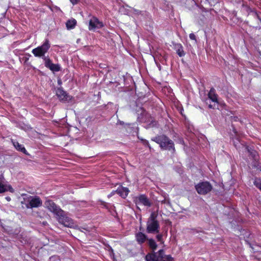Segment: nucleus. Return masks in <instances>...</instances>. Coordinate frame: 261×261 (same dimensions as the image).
<instances>
[{"label":"nucleus","mask_w":261,"mask_h":261,"mask_svg":"<svg viewBox=\"0 0 261 261\" xmlns=\"http://www.w3.org/2000/svg\"><path fill=\"white\" fill-rule=\"evenodd\" d=\"M152 140L160 144V147L163 149L173 151L175 150L172 141L164 135L155 137Z\"/></svg>","instance_id":"obj_1"},{"label":"nucleus","mask_w":261,"mask_h":261,"mask_svg":"<svg viewBox=\"0 0 261 261\" xmlns=\"http://www.w3.org/2000/svg\"><path fill=\"white\" fill-rule=\"evenodd\" d=\"M49 47V41L46 40L42 45L33 49L32 52L36 57L43 58L45 57L44 55L48 51Z\"/></svg>","instance_id":"obj_2"},{"label":"nucleus","mask_w":261,"mask_h":261,"mask_svg":"<svg viewBox=\"0 0 261 261\" xmlns=\"http://www.w3.org/2000/svg\"><path fill=\"white\" fill-rule=\"evenodd\" d=\"M195 188L198 194L205 195L212 190V186L208 182L205 181L198 184Z\"/></svg>","instance_id":"obj_3"},{"label":"nucleus","mask_w":261,"mask_h":261,"mask_svg":"<svg viewBox=\"0 0 261 261\" xmlns=\"http://www.w3.org/2000/svg\"><path fill=\"white\" fill-rule=\"evenodd\" d=\"M45 206L51 212L57 216L61 215L64 212L51 200H47L44 203Z\"/></svg>","instance_id":"obj_4"},{"label":"nucleus","mask_w":261,"mask_h":261,"mask_svg":"<svg viewBox=\"0 0 261 261\" xmlns=\"http://www.w3.org/2000/svg\"><path fill=\"white\" fill-rule=\"evenodd\" d=\"M29 203L27 205L28 208L38 207L41 205L42 201L38 197L30 196L27 200Z\"/></svg>","instance_id":"obj_5"},{"label":"nucleus","mask_w":261,"mask_h":261,"mask_svg":"<svg viewBox=\"0 0 261 261\" xmlns=\"http://www.w3.org/2000/svg\"><path fill=\"white\" fill-rule=\"evenodd\" d=\"M58 216L59 217L58 221L60 223L66 227H73L74 224L72 220L67 217L64 216L63 213L61 215Z\"/></svg>","instance_id":"obj_6"},{"label":"nucleus","mask_w":261,"mask_h":261,"mask_svg":"<svg viewBox=\"0 0 261 261\" xmlns=\"http://www.w3.org/2000/svg\"><path fill=\"white\" fill-rule=\"evenodd\" d=\"M102 27V22L95 17H93L89 21V29L90 30H95L96 29H99Z\"/></svg>","instance_id":"obj_7"},{"label":"nucleus","mask_w":261,"mask_h":261,"mask_svg":"<svg viewBox=\"0 0 261 261\" xmlns=\"http://www.w3.org/2000/svg\"><path fill=\"white\" fill-rule=\"evenodd\" d=\"M160 225L158 221H147V231L149 233L159 232Z\"/></svg>","instance_id":"obj_8"},{"label":"nucleus","mask_w":261,"mask_h":261,"mask_svg":"<svg viewBox=\"0 0 261 261\" xmlns=\"http://www.w3.org/2000/svg\"><path fill=\"white\" fill-rule=\"evenodd\" d=\"M56 95L62 101H68L71 99V97L62 88H58L56 91Z\"/></svg>","instance_id":"obj_9"},{"label":"nucleus","mask_w":261,"mask_h":261,"mask_svg":"<svg viewBox=\"0 0 261 261\" xmlns=\"http://www.w3.org/2000/svg\"><path fill=\"white\" fill-rule=\"evenodd\" d=\"M3 177L0 176V193H3L9 191L11 193L14 192L13 189L10 186L4 184Z\"/></svg>","instance_id":"obj_10"},{"label":"nucleus","mask_w":261,"mask_h":261,"mask_svg":"<svg viewBox=\"0 0 261 261\" xmlns=\"http://www.w3.org/2000/svg\"><path fill=\"white\" fill-rule=\"evenodd\" d=\"M116 192L120 196H121L122 198H124L127 196L129 191L128 189L127 188L120 187H119L117 189V190H116Z\"/></svg>","instance_id":"obj_11"},{"label":"nucleus","mask_w":261,"mask_h":261,"mask_svg":"<svg viewBox=\"0 0 261 261\" xmlns=\"http://www.w3.org/2000/svg\"><path fill=\"white\" fill-rule=\"evenodd\" d=\"M174 48L176 50V53L179 57H183L185 55V53L184 51L183 47L181 44L176 43L174 45Z\"/></svg>","instance_id":"obj_12"},{"label":"nucleus","mask_w":261,"mask_h":261,"mask_svg":"<svg viewBox=\"0 0 261 261\" xmlns=\"http://www.w3.org/2000/svg\"><path fill=\"white\" fill-rule=\"evenodd\" d=\"M137 198H138V200L139 203H140L145 206H150V203L148 199L145 195H141L139 196Z\"/></svg>","instance_id":"obj_13"},{"label":"nucleus","mask_w":261,"mask_h":261,"mask_svg":"<svg viewBox=\"0 0 261 261\" xmlns=\"http://www.w3.org/2000/svg\"><path fill=\"white\" fill-rule=\"evenodd\" d=\"M13 145L15 147V148L18 151H20L24 154H27V150L21 144H20L18 142L15 141H12Z\"/></svg>","instance_id":"obj_14"},{"label":"nucleus","mask_w":261,"mask_h":261,"mask_svg":"<svg viewBox=\"0 0 261 261\" xmlns=\"http://www.w3.org/2000/svg\"><path fill=\"white\" fill-rule=\"evenodd\" d=\"M208 98L213 102H217V95L215 93V90L214 88H212L208 94Z\"/></svg>","instance_id":"obj_15"},{"label":"nucleus","mask_w":261,"mask_h":261,"mask_svg":"<svg viewBox=\"0 0 261 261\" xmlns=\"http://www.w3.org/2000/svg\"><path fill=\"white\" fill-rule=\"evenodd\" d=\"M136 239L139 243H142L145 241L146 237L144 233L139 232L137 234Z\"/></svg>","instance_id":"obj_16"},{"label":"nucleus","mask_w":261,"mask_h":261,"mask_svg":"<svg viewBox=\"0 0 261 261\" xmlns=\"http://www.w3.org/2000/svg\"><path fill=\"white\" fill-rule=\"evenodd\" d=\"M76 23V21L74 19H70L66 22V27L68 29H73Z\"/></svg>","instance_id":"obj_17"},{"label":"nucleus","mask_w":261,"mask_h":261,"mask_svg":"<svg viewBox=\"0 0 261 261\" xmlns=\"http://www.w3.org/2000/svg\"><path fill=\"white\" fill-rule=\"evenodd\" d=\"M163 252V250H160L158 251V252L153 253V254L154 255L155 261H161L162 257V254Z\"/></svg>","instance_id":"obj_18"},{"label":"nucleus","mask_w":261,"mask_h":261,"mask_svg":"<svg viewBox=\"0 0 261 261\" xmlns=\"http://www.w3.org/2000/svg\"><path fill=\"white\" fill-rule=\"evenodd\" d=\"M43 59L44 61L45 66L49 68L50 65H52L53 63L51 62V60L48 58V57H44Z\"/></svg>","instance_id":"obj_19"},{"label":"nucleus","mask_w":261,"mask_h":261,"mask_svg":"<svg viewBox=\"0 0 261 261\" xmlns=\"http://www.w3.org/2000/svg\"><path fill=\"white\" fill-rule=\"evenodd\" d=\"M50 65L51 66H50V68L49 69L53 72L59 71L61 69L60 66L58 64H53Z\"/></svg>","instance_id":"obj_20"},{"label":"nucleus","mask_w":261,"mask_h":261,"mask_svg":"<svg viewBox=\"0 0 261 261\" xmlns=\"http://www.w3.org/2000/svg\"><path fill=\"white\" fill-rule=\"evenodd\" d=\"M162 256L161 261H173V258L170 255H165L163 252Z\"/></svg>","instance_id":"obj_21"},{"label":"nucleus","mask_w":261,"mask_h":261,"mask_svg":"<svg viewBox=\"0 0 261 261\" xmlns=\"http://www.w3.org/2000/svg\"><path fill=\"white\" fill-rule=\"evenodd\" d=\"M149 245L150 247L152 248L153 250H155L157 247V245L156 244V243L152 239H150L149 240Z\"/></svg>","instance_id":"obj_22"},{"label":"nucleus","mask_w":261,"mask_h":261,"mask_svg":"<svg viewBox=\"0 0 261 261\" xmlns=\"http://www.w3.org/2000/svg\"><path fill=\"white\" fill-rule=\"evenodd\" d=\"M154 255L153 253H149L145 257L146 261H155Z\"/></svg>","instance_id":"obj_23"},{"label":"nucleus","mask_w":261,"mask_h":261,"mask_svg":"<svg viewBox=\"0 0 261 261\" xmlns=\"http://www.w3.org/2000/svg\"><path fill=\"white\" fill-rule=\"evenodd\" d=\"M254 185L261 191V180L259 179L255 178L253 181Z\"/></svg>","instance_id":"obj_24"},{"label":"nucleus","mask_w":261,"mask_h":261,"mask_svg":"<svg viewBox=\"0 0 261 261\" xmlns=\"http://www.w3.org/2000/svg\"><path fill=\"white\" fill-rule=\"evenodd\" d=\"M156 216L157 215L154 213H152L151 214L148 221H158L156 219Z\"/></svg>","instance_id":"obj_25"},{"label":"nucleus","mask_w":261,"mask_h":261,"mask_svg":"<svg viewBox=\"0 0 261 261\" xmlns=\"http://www.w3.org/2000/svg\"><path fill=\"white\" fill-rule=\"evenodd\" d=\"M162 237L163 236L162 234H158L156 236L158 241L161 242L162 241Z\"/></svg>","instance_id":"obj_26"},{"label":"nucleus","mask_w":261,"mask_h":261,"mask_svg":"<svg viewBox=\"0 0 261 261\" xmlns=\"http://www.w3.org/2000/svg\"><path fill=\"white\" fill-rule=\"evenodd\" d=\"M189 37L192 40H196V36L195 35L193 34V33H191L189 35Z\"/></svg>","instance_id":"obj_27"},{"label":"nucleus","mask_w":261,"mask_h":261,"mask_svg":"<svg viewBox=\"0 0 261 261\" xmlns=\"http://www.w3.org/2000/svg\"><path fill=\"white\" fill-rule=\"evenodd\" d=\"M162 203L166 204H170V201L168 200L164 199L161 201Z\"/></svg>","instance_id":"obj_28"},{"label":"nucleus","mask_w":261,"mask_h":261,"mask_svg":"<svg viewBox=\"0 0 261 261\" xmlns=\"http://www.w3.org/2000/svg\"><path fill=\"white\" fill-rule=\"evenodd\" d=\"M73 5L77 4L78 0H70Z\"/></svg>","instance_id":"obj_29"},{"label":"nucleus","mask_w":261,"mask_h":261,"mask_svg":"<svg viewBox=\"0 0 261 261\" xmlns=\"http://www.w3.org/2000/svg\"><path fill=\"white\" fill-rule=\"evenodd\" d=\"M23 60L25 62H27L29 60V58L24 57Z\"/></svg>","instance_id":"obj_30"},{"label":"nucleus","mask_w":261,"mask_h":261,"mask_svg":"<svg viewBox=\"0 0 261 261\" xmlns=\"http://www.w3.org/2000/svg\"><path fill=\"white\" fill-rule=\"evenodd\" d=\"M118 123L119 124H120V125H123V124H124V122L121 121H119L118 122Z\"/></svg>","instance_id":"obj_31"},{"label":"nucleus","mask_w":261,"mask_h":261,"mask_svg":"<svg viewBox=\"0 0 261 261\" xmlns=\"http://www.w3.org/2000/svg\"><path fill=\"white\" fill-rule=\"evenodd\" d=\"M116 193V191H113V192L111 193V194L109 195V196H112L113 195H114V193Z\"/></svg>","instance_id":"obj_32"},{"label":"nucleus","mask_w":261,"mask_h":261,"mask_svg":"<svg viewBox=\"0 0 261 261\" xmlns=\"http://www.w3.org/2000/svg\"><path fill=\"white\" fill-rule=\"evenodd\" d=\"M58 84H60H60H61V81L60 80H59L58 81Z\"/></svg>","instance_id":"obj_33"},{"label":"nucleus","mask_w":261,"mask_h":261,"mask_svg":"<svg viewBox=\"0 0 261 261\" xmlns=\"http://www.w3.org/2000/svg\"><path fill=\"white\" fill-rule=\"evenodd\" d=\"M7 199L9 201L10 200V198H7Z\"/></svg>","instance_id":"obj_34"},{"label":"nucleus","mask_w":261,"mask_h":261,"mask_svg":"<svg viewBox=\"0 0 261 261\" xmlns=\"http://www.w3.org/2000/svg\"><path fill=\"white\" fill-rule=\"evenodd\" d=\"M79 230H80L81 232H83V231L81 229H79Z\"/></svg>","instance_id":"obj_35"},{"label":"nucleus","mask_w":261,"mask_h":261,"mask_svg":"<svg viewBox=\"0 0 261 261\" xmlns=\"http://www.w3.org/2000/svg\"><path fill=\"white\" fill-rule=\"evenodd\" d=\"M83 229H84V230H86V231H87V229H85V228H83Z\"/></svg>","instance_id":"obj_36"}]
</instances>
